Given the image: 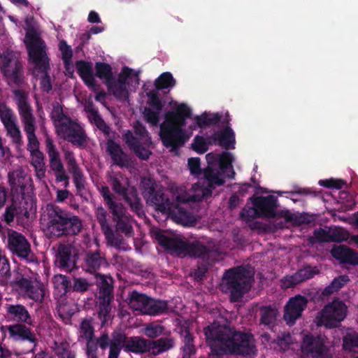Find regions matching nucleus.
I'll return each instance as SVG.
<instances>
[{
  "label": "nucleus",
  "instance_id": "nucleus-1",
  "mask_svg": "<svg viewBox=\"0 0 358 358\" xmlns=\"http://www.w3.org/2000/svg\"><path fill=\"white\" fill-rule=\"evenodd\" d=\"M204 333L212 352L217 355L224 354L250 355L255 353L252 336L247 334L231 331L222 318L206 327Z\"/></svg>",
  "mask_w": 358,
  "mask_h": 358
},
{
  "label": "nucleus",
  "instance_id": "nucleus-2",
  "mask_svg": "<svg viewBox=\"0 0 358 358\" xmlns=\"http://www.w3.org/2000/svg\"><path fill=\"white\" fill-rule=\"evenodd\" d=\"M217 185H210L206 177L194 184L188 193L182 188H179L176 196V203H170L164 194L155 195L151 201L156 206L157 209L168 213L172 219L184 226L192 225L195 220L192 215L185 210L180 206L189 201L200 202L210 196L212 189Z\"/></svg>",
  "mask_w": 358,
  "mask_h": 358
},
{
  "label": "nucleus",
  "instance_id": "nucleus-3",
  "mask_svg": "<svg viewBox=\"0 0 358 358\" xmlns=\"http://www.w3.org/2000/svg\"><path fill=\"white\" fill-rule=\"evenodd\" d=\"M173 111L165 114V120L160 125L159 136L164 146L173 151L187 141L196 127H203L206 121L204 117H196L195 124L185 129V119L190 115V108L185 103H173Z\"/></svg>",
  "mask_w": 358,
  "mask_h": 358
},
{
  "label": "nucleus",
  "instance_id": "nucleus-4",
  "mask_svg": "<svg viewBox=\"0 0 358 358\" xmlns=\"http://www.w3.org/2000/svg\"><path fill=\"white\" fill-rule=\"evenodd\" d=\"M33 17H27L24 43L27 45L29 59L34 65V73H41V87L45 91L51 90V84L47 71L49 69V59L46 54L45 42L41 39L38 30L33 24Z\"/></svg>",
  "mask_w": 358,
  "mask_h": 358
},
{
  "label": "nucleus",
  "instance_id": "nucleus-5",
  "mask_svg": "<svg viewBox=\"0 0 358 358\" xmlns=\"http://www.w3.org/2000/svg\"><path fill=\"white\" fill-rule=\"evenodd\" d=\"M157 238L162 246L178 256L189 255L203 258L207 257L208 259H214L217 252L212 242H208V245H205L199 241L185 242L178 238L168 237L161 233L157 234Z\"/></svg>",
  "mask_w": 358,
  "mask_h": 358
},
{
  "label": "nucleus",
  "instance_id": "nucleus-6",
  "mask_svg": "<svg viewBox=\"0 0 358 358\" xmlns=\"http://www.w3.org/2000/svg\"><path fill=\"white\" fill-rule=\"evenodd\" d=\"M206 158L208 166L203 171V176L210 185H222L226 176L234 177L235 172L232 166L234 157L231 153H208Z\"/></svg>",
  "mask_w": 358,
  "mask_h": 358
},
{
  "label": "nucleus",
  "instance_id": "nucleus-7",
  "mask_svg": "<svg viewBox=\"0 0 358 358\" xmlns=\"http://www.w3.org/2000/svg\"><path fill=\"white\" fill-rule=\"evenodd\" d=\"M13 94L24 130L27 136V149L30 153L39 151V142L35 134L36 120L33 115L32 108L28 100V95L21 90H14Z\"/></svg>",
  "mask_w": 358,
  "mask_h": 358
},
{
  "label": "nucleus",
  "instance_id": "nucleus-8",
  "mask_svg": "<svg viewBox=\"0 0 358 358\" xmlns=\"http://www.w3.org/2000/svg\"><path fill=\"white\" fill-rule=\"evenodd\" d=\"M253 281V272L243 267L227 271L222 279V286L231 294V300L236 301L249 291Z\"/></svg>",
  "mask_w": 358,
  "mask_h": 358
},
{
  "label": "nucleus",
  "instance_id": "nucleus-9",
  "mask_svg": "<svg viewBox=\"0 0 358 358\" xmlns=\"http://www.w3.org/2000/svg\"><path fill=\"white\" fill-rule=\"evenodd\" d=\"M253 207L244 209L243 217H282L287 222L294 220V215L289 211L276 212L277 199L273 196H258L252 201Z\"/></svg>",
  "mask_w": 358,
  "mask_h": 358
},
{
  "label": "nucleus",
  "instance_id": "nucleus-10",
  "mask_svg": "<svg viewBox=\"0 0 358 358\" xmlns=\"http://www.w3.org/2000/svg\"><path fill=\"white\" fill-rule=\"evenodd\" d=\"M66 213L57 206L48 204L41 215V222L47 235L59 237L66 233Z\"/></svg>",
  "mask_w": 358,
  "mask_h": 358
},
{
  "label": "nucleus",
  "instance_id": "nucleus-11",
  "mask_svg": "<svg viewBox=\"0 0 358 358\" xmlns=\"http://www.w3.org/2000/svg\"><path fill=\"white\" fill-rule=\"evenodd\" d=\"M348 313L346 304L338 299H335L327 304L318 313L315 319L317 326H324L327 328H334L345 318Z\"/></svg>",
  "mask_w": 358,
  "mask_h": 358
},
{
  "label": "nucleus",
  "instance_id": "nucleus-12",
  "mask_svg": "<svg viewBox=\"0 0 358 358\" xmlns=\"http://www.w3.org/2000/svg\"><path fill=\"white\" fill-rule=\"evenodd\" d=\"M139 73L124 67L117 80H112L108 87L110 91L119 99H127L130 91H134L139 84Z\"/></svg>",
  "mask_w": 358,
  "mask_h": 358
},
{
  "label": "nucleus",
  "instance_id": "nucleus-13",
  "mask_svg": "<svg viewBox=\"0 0 358 358\" xmlns=\"http://www.w3.org/2000/svg\"><path fill=\"white\" fill-rule=\"evenodd\" d=\"M135 136L127 131L124 134L127 144L135 152L136 155L142 159H148L151 154L149 149L152 143L151 138L145 127L137 122L134 125Z\"/></svg>",
  "mask_w": 358,
  "mask_h": 358
},
{
  "label": "nucleus",
  "instance_id": "nucleus-14",
  "mask_svg": "<svg viewBox=\"0 0 358 358\" xmlns=\"http://www.w3.org/2000/svg\"><path fill=\"white\" fill-rule=\"evenodd\" d=\"M123 345L129 351L141 353L149 352L150 341L140 337H131L127 340L124 335L118 334L110 343L109 358H117Z\"/></svg>",
  "mask_w": 358,
  "mask_h": 358
},
{
  "label": "nucleus",
  "instance_id": "nucleus-15",
  "mask_svg": "<svg viewBox=\"0 0 358 358\" xmlns=\"http://www.w3.org/2000/svg\"><path fill=\"white\" fill-rule=\"evenodd\" d=\"M57 135L78 147L84 146L87 143V136L82 127L70 118L55 127Z\"/></svg>",
  "mask_w": 358,
  "mask_h": 358
},
{
  "label": "nucleus",
  "instance_id": "nucleus-16",
  "mask_svg": "<svg viewBox=\"0 0 358 358\" xmlns=\"http://www.w3.org/2000/svg\"><path fill=\"white\" fill-rule=\"evenodd\" d=\"M20 293L35 301H41L45 294L46 287L36 277H20L13 282Z\"/></svg>",
  "mask_w": 358,
  "mask_h": 358
},
{
  "label": "nucleus",
  "instance_id": "nucleus-17",
  "mask_svg": "<svg viewBox=\"0 0 358 358\" xmlns=\"http://www.w3.org/2000/svg\"><path fill=\"white\" fill-rule=\"evenodd\" d=\"M7 248L13 255L21 259L27 261H31L33 259V252L29 242L24 236L16 231H8Z\"/></svg>",
  "mask_w": 358,
  "mask_h": 358
},
{
  "label": "nucleus",
  "instance_id": "nucleus-18",
  "mask_svg": "<svg viewBox=\"0 0 358 358\" xmlns=\"http://www.w3.org/2000/svg\"><path fill=\"white\" fill-rule=\"evenodd\" d=\"M324 336H306L301 344V350L304 354L310 355L313 358H331L329 350L325 345Z\"/></svg>",
  "mask_w": 358,
  "mask_h": 358
},
{
  "label": "nucleus",
  "instance_id": "nucleus-19",
  "mask_svg": "<svg viewBox=\"0 0 358 358\" xmlns=\"http://www.w3.org/2000/svg\"><path fill=\"white\" fill-rule=\"evenodd\" d=\"M307 303V299L301 295L295 296L287 301L285 307L284 319L288 324H293L301 316Z\"/></svg>",
  "mask_w": 358,
  "mask_h": 358
},
{
  "label": "nucleus",
  "instance_id": "nucleus-20",
  "mask_svg": "<svg viewBox=\"0 0 358 358\" xmlns=\"http://www.w3.org/2000/svg\"><path fill=\"white\" fill-rule=\"evenodd\" d=\"M36 211V207L34 203L31 199H25L24 201L23 206L19 208L15 204H12L7 207L3 213V220L10 224L13 222L15 217H20L24 216L28 218L30 213H34Z\"/></svg>",
  "mask_w": 358,
  "mask_h": 358
},
{
  "label": "nucleus",
  "instance_id": "nucleus-21",
  "mask_svg": "<svg viewBox=\"0 0 358 358\" xmlns=\"http://www.w3.org/2000/svg\"><path fill=\"white\" fill-rule=\"evenodd\" d=\"M8 182L12 191L24 194L28 186H31V179L22 168L8 173Z\"/></svg>",
  "mask_w": 358,
  "mask_h": 358
},
{
  "label": "nucleus",
  "instance_id": "nucleus-22",
  "mask_svg": "<svg viewBox=\"0 0 358 358\" xmlns=\"http://www.w3.org/2000/svg\"><path fill=\"white\" fill-rule=\"evenodd\" d=\"M76 70L83 82L94 91L99 89L94 73L92 64L84 61H78L76 64Z\"/></svg>",
  "mask_w": 358,
  "mask_h": 358
},
{
  "label": "nucleus",
  "instance_id": "nucleus-23",
  "mask_svg": "<svg viewBox=\"0 0 358 358\" xmlns=\"http://www.w3.org/2000/svg\"><path fill=\"white\" fill-rule=\"evenodd\" d=\"M64 157L66 160L69 171L73 175L76 187L78 189L85 188V179L82 170L77 164L73 153L70 151L64 152Z\"/></svg>",
  "mask_w": 358,
  "mask_h": 358
},
{
  "label": "nucleus",
  "instance_id": "nucleus-24",
  "mask_svg": "<svg viewBox=\"0 0 358 358\" xmlns=\"http://www.w3.org/2000/svg\"><path fill=\"white\" fill-rule=\"evenodd\" d=\"M332 256L341 262L358 264V253L345 245H339L331 250Z\"/></svg>",
  "mask_w": 358,
  "mask_h": 358
},
{
  "label": "nucleus",
  "instance_id": "nucleus-25",
  "mask_svg": "<svg viewBox=\"0 0 358 358\" xmlns=\"http://www.w3.org/2000/svg\"><path fill=\"white\" fill-rule=\"evenodd\" d=\"M6 309L8 316L11 320L28 324H32L31 315L24 306L20 304H7Z\"/></svg>",
  "mask_w": 358,
  "mask_h": 358
},
{
  "label": "nucleus",
  "instance_id": "nucleus-26",
  "mask_svg": "<svg viewBox=\"0 0 358 358\" xmlns=\"http://www.w3.org/2000/svg\"><path fill=\"white\" fill-rule=\"evenodd\" d=\"M56 263L60 268L71 271L76 264L75 257L71 255V249L67 246H62L59 249Z\"/></svg>",
  "mask_w": 358,
  "mask_h": 358
},
{
  "label": "nucleus",
  "instance_id": "nucleus-27",
  "mask_svg": "<svg viewBox=\"0 0 358 358\" xmlns=\"http://www.w3.org/2000/svg\"><path fill=\"white\" fill-rule=\"evenodd\" d=\"M8 333L15 340H27L31 343H35V335L29 328L22 324H13L8 327Z\"/></svg>",
  "mask_w": 358,
  "mask_h": 358
},
{
  "label": "nucleus",
  "instance_id": "nucleus-28",
  "mask_svg": "<svg viewBox=\"0 0 358 358\" xmlns=\"http://www.w3.org/2000/svg\"><path fill=\"white\" fill-rule=\"evenodd\" d=\"M45 147L51 169L59 171L63 166L60 153L54 144L53 141L49 137L45 140Z\"/></svg>",
  "mask_w": 358,
  "mask_h": 358
},
{
  "label": "nucleus",
  "instance_id": "nucleus-29",
  "mask_svg": "<svg viewBox=\"0 0 358 358\" xmlns=\"http://www.w3.org/2000/svg\"><path fill=\"white\" fill-rule=\"evenodd\" d=\"M150 299L137 292H132L129 296V305L134 310L148 314L147 308Z\"/></svg>",
  "mask_w": 358,
  "mask_h": 358
},
{
  "label": "nucleus",
  "instance_id": "nucleus-30",
  "mask_svg": "<svg viewBox=\"0 0 358 358\" xmlns=\"http://www.w3.org/2000/svg\"><path fill=\"white\" fill-rule=\"evenodd\" d=\"M212 141L215 143L218 142L220 145L227 149L234 148V134L229 127L226 128L223 131L214 134L212 136Z\"/></svg>",
  "mask_w": 358,
  "mask_h": 358
},
{
  "label": "nucleus",
  "instance_id": "nucleus-31",
  "mask_svg": "<svg viewBox=\"0 0 358 358\" xmlns=\"http://www.w3.org/2000/svg\"><path fill=\"white\" fill-rule=\"evenodd\" d=\"M106 264V260L98 252L86 255L85 267L88 272H94Z\"/></svg>",
  "mask_w": 358,
  "mask_h": 358
},
{
  "label": "nucleus",
  "instance_id": "nucleus-32",
  "mask_svg": "<svg viewBox=\"0 0 358 358\" xmlns=\"http://www.w3.org/2000/svg\"><path fill=\"white\" fill-rule=\"evenodd\" d=\"M94 329L89 320H85L82 322L79 330V339L87 342V349L93 348L94 341Z\"/></svg>",
  "mask_w": 358,
  "mask_h": 358
},
{
  "label": "nucleus",
  "instance_id": "nucleus-33",
  "mask_svg": "<svg viewBox=\"0 0 358 358\" xmlns=\"http://www.w3.org/2000/svg\"><path fill=\"white\" fill-rule=\"evenodd\" d=\"M173 344V341L168 338L150 341L149 352L154 355H159L172 348Z\"/></svg>",
  "mask_w": 358,
  "mask_h": 358
},
{
  "label": "nucleus",
  "instance_id": "nucleus-34",
  "mask_svg": "<svg viewBox=\"0 0 358 358\" xmlns=\"http://www.w3.org/2000/svg\"><path fill=\"white\" fill-rule=\"evenodd\" d=\"M99 190L109 208L112 210L113 215L120 217L123 214V208L122 205L116 203L113 201V196L110 193L108 187L102 185L99 188Z\"/></svg>",
  "mask_w": 358,
  "mask_h": 358
},
{
  "label": "nucleus",
  "instance_id": "nucleus-35",
  "mask_svg": "<svg viewBox=\"0 0 358 358\" xmlns=\"http://www.w3.org/2000/svg\"><path fill=\"white\" fill-rule=\"evenodd\" d=\"M107 151L113 162L119 166H124L127 162V156L123 153L120 147L112 141L107 143Z\"/></svg>",
  "mask_w": 358,
  "mask_h": 358
},
{
  "label": "nucleus",
  "instance_id": "nucleus-36",
  "mask_svg": "<svg viewBox=\"0 0 358 358\" xmlns=\"http://www.w3.org/2000/svg\"><path fill=\"white\" fill-rule=\"evenodd\" d=\"M31 164L34 167L36 176L38 178L42 179L45 175V166L44 155L41 151L31 152Z\"/></svg>",
  "mask_w": 358,
  "mask_h": 358
},
{
  "label": "nucleus",
  "instance_id": "nucleus-37",
  "mask_svg": "<svg viewBox=\"0 0 358 358\" xmlns=\"http://www.w3.org/2000/svg\"><path fill=\"white\" fill-rule=\"evenodd\" d=\"M85 111L87 112V117L91 122H94L104 133H108L109 127L105 124L97 111L92 105L88 104L86 106Z\"/></svg>",
  "mask_w": 358,
  "mask_h": 358
},
{
  "label": "nucleus",
  "instance_id": "nucleus-38",
  "mask_svg": "<svg viewBox=\"0 0 358 358\" xmlns=\"http://www.w3.org/2000/svg\"><path fill=\"white\" fill-rule=\"evenodd\" d=\"M348 281L349 278L347 275H341L334 278L331 283L323 289L322 294L324 296L332 294L343 287Z\"/></svg>",
  "mask_w": 358,
  "mask_h": 358
},
{
  "label": "nucleus",
  "instance_id": "nucleus-39",
  "mask_svg": "<svg viewBox=\"0 0 358 358\" xmlns=\"http://www.w3.org/2000/svg\"><path fill=\"white\" fill-rule=\"evenodd\" d=\"M0 120L3 126L17 122L13 110L3 102H0Z\"/></svg>",
  "mask_w": 358,
  "mask_h": 358
},
{
  "label": "nucleus",
  "instance_id": "nucleus-40",
  "mask_svg": "<svg viewBox=\"0 0 358 358\" xmlns=\"http://www.w3.org/2000/svg\"><path fill=\"white\" fill-rule=\"evenodd\" d=\"M183 338V356L182 358H190L191 355L195 352V348L193 345V338L190 335L188 330H185L181 334Z\"/></svg>",
  "mask_w": 358,
  "mask_h": 358
},
{
  "label": "nucleus",
  "instance_id": "nucleus-41",
  "mask_svg": "<svg viewBox=\"0 0 358 358\" xmlns=\"http://www.w3.org/2000/svg\"><path fill=\"white\" fill-rule=\"evenodd\" d=\"M261 323L265 325H271L275 321L278 310L270 307H261Z\"/></svg>",
  "mask_w": 358,
  "mask_h": 358
},
{
  "label": "nucleus",
  "instance_id": "nucleus-42",
  "mask_svg": "<svg viewBox=\"0 0 358 358\" xmlns=\"http://www.w3.org/2000/svg\"><path fill=\"white\" fill-rule=\"evenodd\" d=\"M96 74L108 85L112 81V71L111 68L108 64L104 63H96Z\"/></svg>",
  "mask_w": 358,
  "mask_h": 358
},
{
  "label": "nucleus",
  "instance_id": "nucleus-43",
  "mask_svg": "<svg viewBox=\"0 0 358 358\" xmlns=\"http://www.w3.org/2000/svg\"><path fill=\"white\" fill-rule=\"evenodd\" d=\"M66 228V234H77L82 228V223L76 216H70L67 214V219L65 220Z\"/></svg>",
  "mask_w": 358,
  "mask_h": 358
},
{
  "label": "nucleus",
  "instance_id": "nucleus-44",
  "mask_svg": "<svg viewBox=\"0 0 358 358\" xmlns=\"http://www.w3.org/2000/svg\"><path fill=\"white\" fill-rule=\"evenodd\" d=\"M358 348V334L355 331H350L343 338V349L349 352H355V348Z\"/></svg>",
  "mask_w": 358,
  "mask_h": 358
},
{
  "label": "nucleus",
  "instance_id": "nucleus-45",
  "mask_svg": "<svg viewBox=\"0 0 358 358\" xmlns=\"http://www.w3.org/2000/svg\"><path fill=\"white\" fill-rule=\"evenodd\" d=\"M167 309V303L165 301L150 299L147 315H155L164 312Z\"/></svg>",
  "mask_w": 358,
  "mask_h": 358
},
{
  "label": "nucleus",
  "instance_id": "nucleus-46",
  "mask_svg": "<svg viewBox=\"0 0 358 358\" xmlns=\"http://www.w3.org/2000/svg\"><path fill=\"white\" fill-rule=\"evenodd\" d=\"M176 81L172 75L169 73H163L155 81L156 87L159 90L166 89L175 85Z\"/></svg>",
  "mask_w": 358,
  "mask_h": 358
},
{
  "label": "nucleus",
  "instance_id": "nucleus-47",
  "mask_svg": "<svg viewBox=\"0 0 358 358\" xmlns=\"http://www.w3.org/2000/svg\"><path fill=\"white\" fill-rule=\"evenodd\" d=\"M4 127L6 129L7 136L12 139V141L15 144H20L22 141V134L17 122L6 125Z\"/></svg>",
  "mask_w": 358,
  "mask_h": 358
},
{
  "label": "nucleus",
  "instance_id": "nucleus-48",
  "mask_svg": "<svg viewBox=\"0 0 358 358\" xmlns=\"http://www.w3.org/2000/svg\"><path fill=\"white\" fill-rule=\"evenodd\" d=\"M51 118L54 122V125L55 127L64 122V119H68L69 117L63 113L62 106L58 103H56L53 105Z\"/></svg>",
  "mask_w": 358,
  "mask_h": 358
},
{
  "label": "nucleus",
  "instance_id": "nucleus-49",
  "mask_svg": "<svg viewBox=\"0 0 358 358\" xmlns=\"http://www.w3.org/2000/svg\"><path fill=\"white\" fill-rule=\"evenodd\" d=\"M330 240L332 242H342L349 238L348 232L343 228L330 229Z\"/></svg>",
  "mask_w": 358,
  "mask_h": 358
},
{
  "label": "nucleus",
  "instance_id": "nucleus-50",
  "mask_svg": "<svg viewBox=\"0 0 358 358\" xmlns=\"http://www.w3.org/2000/svg\"><path fill=\"white\" fill-rule=\"evenodd\" d=\"M54 287L61 294H65L67 292L69 282L66 277L63 275H56L53 278Z\"/></svg>",
  "mask_w": 358,
  "mask_h": 358
},
{
  "label": "nucleus",
  "instance_id": "nucleus-51",
  "mask_svg": "<svg viewBox=\"0 0 358 358\" xmlns=\"http://www.w3.org/2000/svg\"><path fill=\"white\" fill-rule=\"evenodd\" d=\"M96 215L97 220H99L102 230L106 236L109 237L110 235V227L106 222V212L102 207H98L96 208Z\"/></svg>",
  "mask_w": 358,
  "mask_h": 358
},
{
  "label": "nucleus",
  "instance_id": "nucleus-52",
  "mask_svg": "<svg viewBox=\"0 0 358 358\" xmlns=\"http://www.w3.org/2000/svg\"><path fill=\"white\" fill-rule=\"evenodd\" d=\"M160 112L152 110L150 108H145L143 115L145 120L152 125H157L159 122Z\"/></svg>",
  "mask_w": 358,
  "mask_h": 358
},
{
  "label": "nucleus",
  "instance_id": "nucleus-53",
  "mask_svg": "<svg viewBox=\"0 0 358 358\" xmlns=\"http://www.w3.org/2000/svg\"><path fill=\"white\" fill-rule=\"evenodd\" d=\"M163 330L160 325L149 324L145 327L143 332L149 338H156L162 334Z\"/></svg>",
  "mask_w": 358,
  "mask_h": 358
},
{
  "label": "nucleus",
  "instance_id": "nucleus-54",
  "mask_svg": "<svg viewBox=\"0 0 358 358\" xmlns=\"http://www.w3.org/2000/svg\"><path fill=\"white\" fill-rule=\"evenodd\" d=\"M317 273L318 270L316 267H305L297 272L299 278H300L301 282L313 278Z\"/></svg>",
  "mask_w": 358,
  "mask_h": 358
},
{
  "label": "nucleus",
  "instance_id": "nucleus-55",
  "mask_svg": "<svg viewBox=\"0 0 358 358\" xmlns=\"http://www.w3.org/2000/svg\"><path fill=\"white\" fill-rule=\"evenodd\" d=\"M192 148L197 152L203 153L207 150L208 145L206 140L203 137L196 136L192 143Z\"/></svg>",
  "mask_w": 358,
  "mask_h": 358
},
{
  "label": "nucleus",
  "instance_id": "nucleus-56",
  "mask_svg": "<svg viewBox=\"0 0 358 358\" xmlns=\"http://www.w3.org/2000/svg\"><path fill=\"white\" fill-rule=\"evenodd\" d=\"M148 104L152 108H153L154 110H158V112H161L162 108V104L156 93L149 92L148 93Z\"/></svg>",
  "mask_w": 358,
  "mask_h": 358
},
{
  "label": "nucleus",
  "instance_id": "nucleus-57",
  "mask_svg": "<svg viewBox=\"0 0 358 358\" xmlns=\"http://www.w3.org/2000/svg\"><path fill=\"white\" fill-rule=\"evenodd\" d=\"M110 185L113 189L117 194L121 195L125 194V188L122 185L121 180L117 176L110 178Z\"/></svg>",
  "mask_w": 358,
  "mask_h": 358
},
{
  "label": "nucleus",
  "instance_id": "nucleus-58",
  "mask_svg": "<svg viewBox=\"0 0 358 358\" xmlns=\"http://www.w3.org/2000/svg\"><path fill=\"white\" fill-rule=\"evenodd\" d=\"M330 229H317L314 232V238L320 242H330Z\"/></svg>",
  "mask_w": 358,
  "mask_h": 358
},
{
  "label": "nucleus",
  "instance_id": "nucleus-59",
  "mask_svg": "<svg viewBox=\"0 0 358 358\" xmlns=\"http://www.w3.org/2000/svg\"><path fill=\"white\" fill-rule=\"evenodd\" d=\"M301 282L300 278H299L297 272L294 274L286 276L282 280V287L285 288H289Z\"/></svg>",
  "mask_w": 358,
  "mask_h": 358
},
{
  "label": "nucleus",
  "instance_id": "nucleus-60",
  "mask_svg": "<svg viewBox=\"0 0 358 358\" xmlns=\"http://www.w3.org/2000/svg\"><path fill=\"white\" fill-rule=\"evenodd\" d=\"M59 48L62 52L63 60H71L73 55L71 47L64 41H62L59 42Z\"/></svg>",
  "mask_w": 358,
  "mask_h": 358
},
{
  "label": "nucleus",
  "instance_id": "nucleus-61",
  "mask_svg": "<svg viewBox=\"0 0 358 358\" xmlns=\"http://www.w3.org/2000/svg\"><path fill=\"white\" fill-rule=\"evenodd\" d=\"M90 285L91 284L85 278H78L73 281V288L76 291L85 292Z\"/></svg>",
  "mask_w": 358,
  "mask_h": 358
},
{
  "label": "nucleus",
  "instance_id": "nucleus-62",
  "mask_svg": "<svg viewBox=\"0 0 358 358\" xmlns=\"http://www.w3.org/2000/svg\"><path fill=\"white\" fill-rule=\"evenodd\" d=\"M291 343V336L289 334H282L278 337L277 343L282 350H285Z\"/></svg>",
  "mask_w": 358,
  "mask_h": 358
},
{
  "label": "nucleus",
  "instance_id": "nucleus-63",
  "mask_svg": "<svg viewBox=\"0 0 358 358\" xmlns=\"http://www.w3.org/2000/svg\"><path fill=\"white\" fill-rule=\"evenodd\" d=\"M319 184L324 187H334L336 189H341L343 185V182L342 180L336 179L320 180L319 182Z\"/></svg>",
  "mask_w": 358,
  "mask_h": 358
},
{
  "label": "nucleus",
  "instance_id": "nucleus-64",
  "mask_svg": "<svg viewBox=\"0 0 358 358\" xmlns=\"http://www.w3.org/2000/svg\"><path fill=\"white\" fill-rule=\"evenodd\" d=\"M188 165L192 174L196 175L200 173V161L199 158H191L188 160Z\"/></svg>",
  "mask_w": 358,
  "mask_h": 358
}]
</instances>
